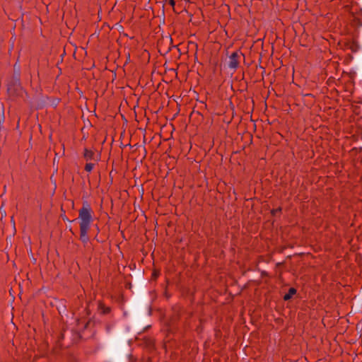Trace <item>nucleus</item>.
I'll return each instance as SVG.
<instances>
[{
  "label": "nucleus",
  "mask_w": 362,
  "mask_h": 362,
  "mask_svg": "<svg viewBox=\"0 0 362 362\" xmlns=\"http://www.w3.org/2000/svg\"><path fill=\"white\" fill-rule=\"evenodd\" d=\"M78 218L80 219V228L89 230L92 221V210L87 205L83 206L79 211Z\"/></svg>",
  "instance_id": "nucleus-1"
},
{
  "label": "nucleus",
  "mask_w": 362,
  "mask_h": 362,
  "mask_svg": "<svg viewBox=\"0 0 362 362\" xmlns=\"http://www.w3.org/2000/svg\"><path fill=\"white\" fill-rule=\"evenodd\" d=\"M88 230H86L85 231L83 230V228H80V236H81V240L83 242V243H86L88 240Z\"/></svg>",
  "instance_id": "nucleus-5"
},
{
  "label": "nucleus",
  "mask_w": 362,
  "mask_h": 362,
  "mask_svg": "<svg viewBox=\"0 0 362 362\" xmlns=\"http://www.w3.org/2000/svg\"><path fill=\"white\" fill-rule=\"evenodd\" d=\"M94 167V164L93 163H87L85 166V170L87 171V172H90L93 168Z\"/></svg>",
  "instance_id": "nucleus-7"
},
{
  "label": "nucleus",
  "mask_w": 362,
  "mask_h": 362,
  "mask_svg": "<svg viewBox=\"0 0 362 362\" xmlns=\"http://www.w3.org/2000/svg\"><path fill=\"white\" fill-rule=\"evenodd\" d=\"M240 55L237 52H233L229 57L228 66L230 69H236L239 64Z\"/></svg>",
  "instance_id": "nucleus-3"
},
{
  "label": "nucleus",
  "mask_w": 362,
  "mask_h": 362,
  "mask_svg": "<svg viewBox=\"0 0 362 362\" xmlns=\"http://www.w3.org/2000/svg\"><path fill=\"white\" fill-rule=\"evenodd\" d=\"M21 90L18 78H13L7 85V91L11 97L16 96Z\"/></svg>",
  "instance_id": "nucleus-2"
},
{
  "label": "nucleus",
  "mask_w": 362,
  "mask_h": 362,
  "mask_svg": "<svg viewBox=\"0 0 362 362\" xmlns=\"http://www.w3.org/2000/svg\"><path fill=\"white\" fill-rule=\"evenodd\" d=\"M296 293V290L294 288H289L288 292L284 296V299L285 300H290Z\"/></svg>",
  "instance_id": "nucleus-6"
},
{
  "label": "nucleus",
  "mask_w": 362,
  "mask_h": 362,
  "mask_svg": "<svg viewBox=\"0 0 362 362\" xmlns=\"http://www.w3.org/2000/svg\"><path fill=\"white\" fill-rule=\"evenodd\" d=\"M83 156H84V158H86V160H95V154L91 150L86 148L85 151H84V155Z\"/></svg>",
  "instance_id": "nucleus-4"
}]
</instances>
